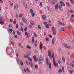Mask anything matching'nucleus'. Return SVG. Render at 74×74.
<instances>
[{
    "mask_svg": "<svg viewBox=\"0 0 74 74\" xmlns=\"http://www.w3.org/2000/svg\"><path fill=\"white\" fill-rule=\"evenodd\" d=\"M35 15V14L34 12L32 13V16L33 17H34V16Z\"/></svg>",
    "mask_w": 74,
    "mask_h": 74,
    "instance_id": "49",
    "label": "nucleus"
},
{
    "mask_svg": "<svg viewBox=\"0 0 74 74\" xmlns=\"http://www.w3.org/2000/svg\"><path fill=\"white\" fill-rule=\"evenodd\" d=\"M63 45L66 48H68V49H71V47L70 46H69L67 45L66 44H64Z\"/></svg>",
    "mask_w": 74,
    "mask_h": 74,
    "instance_id": "4",
    "label": "nucleus"
},
{
    "mask_svg": "<svg viewBox=\"0 0 74 74\" xmlns=\"http://www.w3.org/2000/svg\"><path fill=\"white\" fill-rule=\"evenodd\" d=\"M29 27H30V29H32V27H33V26H32L31 25H29Z\"/></svg>",
    "mask_w": 74,
    "mask_h": 74,
    "instance_id": "56",
    "label": "nucleus"
},
{
    "mask_svg": "<svg viewBox=\"0 0 74 74\" xmlns=\"http://www.w3.org/2000/svg\"><path fill=\"white\" fill-rule=\"evenodd\" d=\"M69 72L70 74H71V73H73V70H72V71L70 70Z\"/></svg>",
    "mask_w": 74,
    "mask_h": 74,
    "instance_id": "51",
    "label": "nucleus"
},
{
    "mask_svg": "<svg viewBox=\"0 0 74 74\" xmlns=\"http://www.w3.org/2000/svg\"><path fill=\"white\" fill-rule=\"evenodd\" d=\"M52 30V32H53V34L55 35L56 34V29H55V27L54 26H53Z\"/></svg>",
    "mask_w": 74,
    "mask_h": 74,
    "instance_id": "3",
    "label": "nucleus"
},
{
    "mask_svg": "<svg viewBox=\"0 0 74 74\" xmlns=\"http://www.w3.org/2000/svg\"><path fill=\"white\" fill-rule=\"evenodd\" d=\"M17 60V62H20V61H21V59H18Z\"/></svg>",
    "mask_w": 74,
    "mask_h": 74,
    "instance_id": "47",
    "label": "nucleus"
},
{
    "mask_svg": "<svg viewBox=\"0 0 74 74\" xmlns=\"http://www.w3.org/2000/svg\"><path fill=\"white\" fill-rule=\"evenodd\" d=\"M10 42L11 44H12V45H14V43L12 41H10Z\"/></svg>",
    "mask_w": 74,
    "mask_h": 74,
    "instance_id": "26",
    "label": "nucleus"
},
{
    "mask_svg": "<svg viewBox=\"0 0 74 74\" xmlns=\"http://www.w3.org/2000/svg\"><path fill=\"white\" fill-rule=\"evenodd\" d=\"M29 22L31 25H34V22L32 20H30L29 21Z\"/></svg>",
    "mask_w": 74,
    "mask_h": 74,
    "instance_id": "12",
    "label": "nucleus"
},
{
    "mask_svg": "<svg viewBox=\"0 0 74 74\" xmlns=\"http://www.w3.org/2000/svg\"><path fill=\"white\" fill-rule=\"evenodd\" d=\"M27 48H28V49H31V47L29 46V45L27 46Z\"/></svg>",
    "mask_w": 74,
    "mask_h": 74,
    "instance_id": "30",
    "label": "nucleus"
},
{
    "mask_svg": "<svg viewBox=\"0 0 74 74\" xmlns=\"http://www.w3.org/2000/svg\"><path fill=\"white\" fill-rule=\"evenodd\" d=\"M10 31V32H12V31H13V30H12V29H9Z\"/></svg>",
    "mask_w": 74,
    "mask_h": 74,
    "instance_id": "58",
    "label": "nucleus"
},
{
    "mask_svg": "<svg viewBox=\"0 0 74 74\" xmlns=\"http://www.w3.org/2000/svg\"><path fill=\"white\" fill-rule=\"evenodd\" d=\"M42 18L43 19L45 20L46 19V16L44 15H43L42 16Z\"/></svg>",
    "mask_w": 74,
    "mask_h": 74,
    "instance_id": "14",
    "label": "nucleus"
},
{
    "mask_svg": "<svg viewBox=\"0 0 74 74\" xmlns=\"http://www.w3.org/2000/svg\"><path fill=\"white\" fill-rule=\"evenodd\" d=\"M28 60H29L30 61V62L33 61V60H32V59L30 58H28Z\"/></svg>",
    "mask_w": 74,
    "mask_h": 74,
    "instance_id": "22",
    "label": "nucleus"
},
{
    "mask_svg": "<svg viewBox=\"0 0 74 74\" xmlns=\"http://www.w3.org/2000/svg\"><path fill=\"white\" fill-rule=\"evenodd\" d=\"M25 63L27 65H28V64H29V63H28V62H27V61H26Z\"/></svg>",
    "mask_w": 74,
    "mask_h": 74,
    "instance_id": "52",
    "label": "nucleus"
},
{
    "mask_svg": "<svg viewBox=\"0 0 74 74\" xmlns=\"http://www.w3.org/2000/svg\"><path fill=\"white\" fill-rule=\"evenodd\" d=\"M40 5L41 7L42 5V2H40Z\"/></svg>",
    "mask_w": 74,
    "mask_h": 74,
    "instance_id": "57",
    "label": "nucleus"
},
{
    "mask_svg": "<svg viewBox=\"0 0 74 74\" xmlns=\"http://www.w3.org/2000/svg\"><path fill=\"white\" fill-rule=\"evenodd\" d=\"M70 1L71 4H74V1H73V0H70Z\"/></svg>",
    "mask_w": 74,
    "mask_h": 74,
    "instance_id": "29",
    "label": "nucleus"
},
{
    "mask_svg": "<svg viewBox=\"0 0 74 74\" xmlns=\"http://www.w3.org/2000/svg\"><path fill=\"white\" fill-rule=\"evenodd\" d=\"M49 69H51V63L50 62L49 63Z\"/></svg>",
    "mask_w": 74,
    "mask_h": 74,
    "instance_id": "20",
    "label": "nucleus"
},
{
    "mask_svg": "<svg viewBox=\"0 0 74 74\" xmlns=\"http://www.w3.org/2000/svg\"><path fill=\"white\" fill-rule=\"evenodd\" d=\"M58 72L60 73H62V70L61 69H60L58 70Z\"/></svg>",
    "mask_w": 74,
    "mask_h": 74,
    "instance_id": "31",
    "label": "nucleus"
},
{
    "mask_svg": "<svg viewBox=\"0 0 74 74\" xmlns=\"http://www.w3.org/2000/svg\"><path fill=\"white\" fill-rule=\"evenodd\" d=\"M16 28L17 29V28L19 27V25H18V24H16Z\"/></svg>",
    "mask_w": 74,
    "mask_h": 74,
    "instance_id": "44",
    "label": "nucleus"
},
{
    "mask_svg": "<svg viewBox=\"0 0 74 74\" xmlns=\"http://www.w3.org/2000/svg\"><path fill=\"white\" fill-rule=\"evenodd\" d=\"M58 7H59V5L58 4H57L55 5V9L56 11L58 10Z\"/></svg>",
    "mask_w": 74,
    "mask_h": 74,
    "instance_id": "5",
    "label": "nucleus"
},
{
    "mask_svg": "<svg viewBox=\"0 0 74 74\" xmlns=\"http://www.w3.org/2000/svg\"><path fill=\"white\" fill-rule=\"evenodd\" d=\"M35 53H38V51H37V50H35Z\"/></svg>",
    "mask_w": 74,
    "mask_h": 74,
    "instance_id": "63",
    "label": "nucleus"
},
{
    "mask_svg": "<svg viewBox=\"0 0 74 74\" xmlns=\"http://www.w3.org/2000/svg\"><path fill=\"white\" fill-rule=\"evenodd\" d=\"M34 34L35 37H37L38 36L36 32H34Z\"/></svg>",
    "mask_w": 74,
    "mask_h": 74,
    "instance_id": "24",
    "label": "nucleus"
},
{
    "mask_svg": "<svg viewBox=\"0 0 74 74\" xmlns=\"http://www.w3.org/2000/svg\"><path fill=\"white\" fill-rule=\"evenodd\" d=\"M58 23L60 25H62V26H64L65 24L64 23H62V22L58 21Z\"/></svg>",
    "mask_w": 74,
    "mask_h": 74,
    "instance_id": "8",
    "label": "nucleus"
},
{
    "mask_svg": "<svg viewBox=\"0 0 74 74\" xmlns=\"http://www.w3.org/2000/svg\"><path fill=\"white\" fill-rule=\"evenodd\" d=\"M23 15L22 14H19V17H22Z\"/></svg>",
    "mask_w": 74,
    "mask_h": 74,
    "instance_id": "46",
    "label": "nucleus"
},
{
    "mask_svg": "<svg viewBox=\"0 0 74 74\" xmlns=\"http://www.w3.org/2000/svg\"><path fill=\"white\" fill-rule=\"evenodd\" d=\"M70 20L71 22H74V20H73V18H71Z\"/></svg>",
    "mask_w": 74,
    "mask_h": 74,
    "instance_id": "37",
    "label": "nucleus"
},
{
    "mask_svg": "<svg viewBox=\"0 0 74 74\" xmlns=\"http://www.w3.org/2000/svg\"><path fill=\"white\" fill-rule=\"evenodd\" d=\"M16 19H14L13 21V24H16Z\"/></svg>",
    "mask_w": 74,
    "mask_h": 74,
    "instance_id": "23",
    "label": "nucleus"
},
{
    "mask_svg": "<svg viewBox=\"0 0 74 74\" xmlns=\"http://www.w3.org/2000/svg\"><path fill=\"white\" fill-rule=\"evenodd\" d=\"M20 24L22 26H23V23H20Z\"/></svg>",
    "mask_w": 74,
    "mask_h": 74,
    "instance_id": "54",
    "label": "nucleus"
},
{
    "mask_svg": "<svg viewBox=\"0 0 74 74\" xmlns=\"http://www.w3.org/2000/svg\"><path fill=\"white\" fill-rule=\"evenodd\" d=\"M46 64L47 66H48L49 65V62H48V58L46 57Z\"/></svg>",
    "mask_w": 74,
    "mask_h": 74,
    "instance_id": "10",
    "label": "nucleus"
},
{
    "mask_svg": "<svg viewBox=\"0 0 74 74\" xmlns=\"http://www.w3.org/2000/svg\"><path fill=\"white\" fill-rule=\"evenodd\" d=\"M27 35V37H30V34H29V33H28Z\"/></svg>",
    "mask_w": 74,
    "mask_h": 74,
    "instance_id": "41",
    "label": "nucleus"
},
{
    "mask_svg": "<svg viewBox=\"0 0 74 74\" xmlns=\"http://www.w3.org/2000/svg\"><path fill=\"white\" fill-rule=\"evenodd\" d=\"M71 17H72V18H74V14H72V15H71Z\"/></svg>",
    "mask_w": 74,
    "mask_h": 74,
    "instance_id": "64",
    "label": "nucleus"
},
{
    "mask_svg": "<svg viewBox=\"0 0 74 74\" xmlns=\"http://www.w3.org/2000/svg\"><path fill=\"white\" fill-rule=\"evenodd\" d=\"M40 58L41 60H42V61H44V58L42 57V55L40 56Z\"/></svg>",
    "mask_w": 74,
    "mask_h": 74,
    "instance_id": "18",
    "label": "nucleus"
},
{
    "mask_svg": "<svg viewBox=\"0 0 74 74\" xmlns=\"http://www.w3.org/2000/svg\"><path fill=\"white\" fill-rule=\"evenodd\" d=\"M48 55L49 58H50L51 56V52L50 50L48 51Z\"/></svg>",
    "mask_w": 74,
    "mask_h": 74,
    "instance_id": "6",
    "label": "nucleus"
},
{
    "mask_svg": "<svg viewBox=\"0 0 74 74\" xmlns=\"http://www.w3.org/2000/svg\"><path fill=\"white\" fill-rule=\"evenodd\" d=\"M16 33H17L18 35H21V32H19L18 31H17Z\"/></svg>",
    "mask_w": 74,
    "mask_h": 74,
    "instance_id": "17",
    "label": "nucleus"
},
{
    "mask_svg": "<svg viewBox=\"0 0 74 74\" xmlns=\"http://www.w3.org/2000/svg\"><path fill=\"white\" fill-rule=\"evenodd\" d=\"M58 62L60 64V63H61V62H60V60H58Z\"/></svg>",
    "mask_w": 74,
    "mask_h": 74,
    "instance_id": "59",
    "label": "nucleus"
},
{
    "mask_svg": "<svg viewBox=\"0 0 74 74\" xmlns=\"http://www.w3.org/2000/svg\"><path fill=\"white\" fill-rule=\"evenodd\" d=\"M45 27H46L48 29V28L49 27V25L48 24H47L46 25Z\"/></svg>",
    "mask_w": 74,
    "mask_h": 74,
    "instance_id": "25",
    "label": "nucleus"
},
{
    "mask_svg": "<svg viewBox=\"0 0 74 74\" xmlns=\"http://www.w3.org/2000/svg\"><path fill=\"white\" fill-rule=\"evenodd\" d=\"M64 30H65V29L64 28H62L61 29V32H63V31H64Z\"/></svg>",
    "mask_w": 74,
    "mask_h": 74,
    "instance_id": "36",
    "label": "nucleus"
},
{
    "mask_svg": "<svg viewBox=\"0 0 74 74\" xmlns=\"http://www.w3.org/2000/svg\"><path fill=\"white\" fill-rule=\"evenodd\" d=\"M52 58L53 59V65L54 66H56L57 67H58V63H56L55 62L56 60L55 59V58L54 57V53H52Z\"/></svg>",
    "mask_w": 74,
    "mask_h": 74,
    "instance_id": "1",
    "label": "nucleus"
},
{
    "mask_svg": "<svg viewBox=\"0 0 74 74\" xmlns=\"http://www.w3.org/2000/svg\"><path fill=\"white\" fill-rule=\"evenodd\" d=\"M26 70L29 73H30V71H29V69L28 68H26Z\"/></svg>",
    "mask_w": 74,
    "mask_h": 74,
    "instance_id": "38",
    "label": "nucleus"
},
{
    "mask_svg": "<svg viewBox=\"0 0 74 74\" xmlns=\"http://www.w3.org/2000/svg\"><path fill=\"white\" fill-rule=\"evenodd\" d=\"M47 22H44V23H43V24H44V25H46V24H47Z\"/></svg>",
    "mask_w": 74,
    "mask_h": 74,
    "instance_id": "60",
    "label": "nucleus"
},
{
    "mask_svg": "<svg viewBox=\"0 0 74 74\" xmlns=\"http://www.w3.org/2000/svg\"><path fill=\"white\" fill-rule=\"evenodd\" d=\"M26 30H27V27H25V28L24 29V31H25V32H26Z\"/></svg>",
    "mask_w": 74,
    "mask_h": 74,
    "instance_id": "50",
    "label": "nucleus"
},
{
    "mask_svg": "<svg viewBox=\"0 0 74 74\" xmlns=\"http://www.w3.org/2000/svg\"><path fill=\"white\" fill-rule=\"evenodd\" d=\"M45 40L47 41H49V38H46Z\"/></svg>",
    "mask_w": 74,
    "mask_h": 74,
    "instance_id": "40",
    "label": "nucleus"
},
{
    "mask_svg": "<svg viewBox=\"0 0 74 74\" xmlns=\"http://www.w3.org/2000/svg\"><path fill=\"white\" fill-rule=\"evenodd\" d=\"M18 45L19 46H21V45H22V44L21 43H18Z\"/></svg>",
    "mask_w": 74,
    "mask_h": 74,
    "instance_id": "61",
    "label": "nucleus"
},
{
    "mask_svg": "<svg viewBox=\"0 0 74 74\" xmlns=\"http://www.w3.org/2000/svg\"><path fill=\"white\" fill-rule=\"evenodd\" d=\"M62 8V5L61 4H60L59 6V9H61Z\"/></svg>",
    "mask_w": 74,
    "mask_h": 74,
    "instance_id": "28",
    "label": "nucleus"
},
{
    "mask_svg": "<svg viewBox=\"0 0 74 74\" xmlns=\"http://www.w3.org/2000/svg\"><path fill=\"white\" fill-rule=\"evenodd\" d=\"M32 42L33 43H34V38L33 37L32 38Z\"/></svg>",
    "mask_w": 74,
    "mask_h": 74,
    "instance_id": "27",
    "label": "nucleus"
},
{
    "mask_svg": "<svg viewBox=\"0 0 74 74\" xmlns=\"http://www.w3.org/2000/svg\"><path fill=\"white\" fill-rule=\"evenodd\" d=\"M20 64L21 65V66H23V62H22V61H21L20 62Z\"/></svg>",
    "mask_w": 74,
    "mask_h": 74,
    "instance_id": "39",
    "label": "nucleus"
},
{
    "mask_svg": "<svg viewBox=\"0 0 74 74\" xmlns=\"http://www.w3.org/2000/svg\"><path fill=\"white\" fill-rule=\"evenodd\" d=\"M18 7H19V5H16L14 6V8H15V9L18 8Z\"/></svg>",
    "mask_w": 74,
    "mask_h": 74,
    "instance_id": "13",
    "label": "nucleus"
},
{
    "mask_svg": "<svg viewBox=\"0 0 74 74\" xmlns=\"http://www.w3.org/2000/svg\"><path fill=\"white\" fill-rule=\"evenodd\" d=\"M22 19L23 21H24V23H27V21L26 20L25 18H22Z\"/></svg>",
    "mask_w": 74,
    "mask_h": 74,
    "instance_id": "7",
    "label": "nucleus"
},
{
    "mask_svg": "<svg viewBox=\"0 0 74 74\" xmlns=\"http://www.w3.org/2000/svg\"><path fill=\"white\" fill-rule=\"evenodd\" d=\"M62 70L63 72H64V67H62Z\"/></svg>",
    "mask_w": 74,
    "mask_h": 74,
    "instance_id": "43",
    "label": "nucleus"
},
{
    "mask_svg": "<svg viewBox=\"0 0 74 74\" xmlns=\"http://www.w3.org/2000/svg\"><path fill=\"white\" fill-rule=\"evenodd\" d=\"M33 58L34 59H36V58H37V56L36 55H34L33 56Z\"/></svg>",
    "mask_w": 74,
    "mask_h": 74,
    "instance_id": "48",
    "label": "nucleus"
},
{
    "mask_svg": "<svg viewBox=\"0 0 74 74\" xmlns=\"http://www.w3.org/2000/svg\"><path fill=\"white\" fill-rule=\"evenodd\" d=\"M30 11L31 12V14H32V13H33V11L32 9H30Z\"/></svg>",
    "mask_w": 74,
    "mask_h": 74,
    "instance_id": "35",
    "label": "nucleus"
},
{
    "mask_svg": "<svg viewBox=\"0 0 74 74\" xmlns=\"http://www.w3.org/2000/svg\"><path fill=\"white\" fill-rule=\"evenodd\" d=\"M18 56H19V55L18 54V53H17L16 54V56H17V57H18Z\"/></svg>",
    "mask_w": 74,
    "mask_h": 74,
    "instance_id": "62",
    "label": "nucleus"
},
{
    "mask_svg": "<svg viewBox=\"0 0 74 74\" xmlns=\"http://www.w3.org/2000/svg\"><path fill=\"white\" fill-rule=\"evenodd\" d=\"M40 49H42V43L41 42H40Z\"/></svg>",
    "mask_w": 74,
    "mask_h": 74,
    "instance_id": "9",
    "label": "nucleus"
},
{
    "mask_svg": "<svg viewBox=\"0 0 74 74\" xmlns=\"http://www.w3.org/2000/svg\"><path fill=\"white\" fill-rule=\"evenodd\" d=\"M29 64L30 65V66H31L32 67H33V63L31 62H29Z\"/></svg>",
    "mask_w": 74,
    "mask_h": 74,
    "instance_id": "16",
    "label": "nucleus"
},
{
    "mask_svg": "<svg viewBox=\"0 0 74 74\" xmlns=\"http://www.w3.org/2000/svg\"><path fill=\"white\" fill-rule=\"evenodd\" d=\"M51 4H53V5H55V2L54 1H52L51 2Z\"/></svg>",
    "mask_w": 74,
    "mask_h": 74,
    "instance_id": "32",
    "label": "nucleus"
},
{
    "mask_svg": "<svg viewBox=\"0 0 74 74\" xmlns=\"http://www.w3.org/2000/svg\"><path fill=\"white\" fill-rule=\"evenodd\" d=\"M54 41L55 40L54 39V38H53L52 41V43L53 44H55Z\"/></svg>",
    "mask_w": 74,
    "mask_h": 74,
    "instance_id": "21",
    "label": "nucleus"
},
{
    "mask_svg": "<svg viewBox=\"0 0 74 74\" xmlns=\"http://www.w3.org/2000/svg\"><path fill=\"white\" fill-rule=\"evenodd\" d=\"M60 3L62 5H63V6H65V4L63 2H62V1H60Z\"/></svg>",
    "mask_w": 74,
    "mask_h": 74,
    "instance_id": "11",
    "label": "nucleus"
},
{
    "mask_svg": "<svg viewBox=\"0 0 74 74\" xmlns=\"http://www.w3.org/2000/svg\"><path fill=\"white\" fill-rule=\"evenodd\" d=\"M5 21V20L3 19V18L1 17L0 18V23L1 25H3L4 22Z\"/></svg>",
    "mask_w": 74,
    "mask_h": 74,
    "instance_id": "2",
    "label": "nucleus"
},
{
    "mask_svg": "<svg viewBox=\"0 0 74 74\" xmlns=\"http://www.w3.org/2000/svg\"><path fill=\"white\" fill-rule=\"evenodd\" d=\"M66 4L67 5V6L69 7L70 6V4H69V3L68 2H66Z\"/></svg>",
    "mask_w": 74,
    "mask_h": 74,
    "instance_id": "34",
    "label": "nucleus"
},
{
    "mask_svg": "<svg viewBox=\"0 0 74 74\" xmlns=\"http://www.w3.org/2000/svg\"><path fill=\"white\" fill-rule=\"evenodd\" d=\"M38 60V59L37 58L34 59V62H37Z\"/></svg>",
    "mask_w": 74,
    "mask_h": 74,
    "instance_id": "33",
    "label": "nucleus"
},
{
    "mask_svg": "<svg viewBox=\"0 0 74 74\" xmlns=\"http://www.w3.org/2000/svg\"><path fill=\"white\" fill-rule=\"evenodd\" d=\"M34 67L35 68H38V65H36Z\"/></svg>",
    "mask_w": 74,
    "mask_h": 74,
    "instance_id": "45",
    "label": "nucleus"
},
{
    "mask_svg": "<svg viewBox=\"0 0 74 74\" xmlns=\"http://www.w3.org/2000/svg\"><path fill=\"white\" fill-rule=\"evenodd\" d=\"M70 12H71V13H74V10H70Z\"/></svg>",
    "mask_w": 74,
    "mask_h": 74,
    "instance_id": "42",
    "label": "nucleus"
},
{
    "mask_svg": "<svg viewBox=\"0 0 74 74\" xmlns=\"http://www.w3.org/2000/svg\"><path fill=\"white\" fill-rule=\"evenodd\" d=\"M21 31L22 32H23V28H22V27H21Z\"/></svg>",
    "mask_w": 74,
    "mask_h": 74,
    "instance_id": "53",
    "label": "nucleus"
},
{
    "mask_svg": "<svg viewBox=\"0 0 74 74\" xmlns=\"http://www.w3.org/2000/svg\"><path fill=\"white\" fill-rule=\"evenodd\" d=\"M38 28L39 29H41V26H40V25H39L38 26Z\"/></svg>",
    "mask_w": 74,
    "mask_h": 74,
    "instance_id": "55",
    "label": "nucleus"
},
{
    "mask_svg": "<svg viewBox=\"0 0 74 74\" xmlns=\"http://www.w3.org/2000/svg\"><path fill=\"white\" fill-rule=\"evenodd\" d=\"M62 59L63 62H65V58H64V56H62Z\"/></svg>",
    "mask_w": 74,
    "mask_h": 74,
    "instance_id": "15",
    "label": "nucleus"
},
{
    "mask_svg": "<svg viewBox=\"0 0 74 74\" xmlns=\"http://www.w3.org/2000/svg\"><path fill=\"white\" fill-rule=\"evenodd\" d=\"M24 57L25 58H27L29 57V55L28 54L27 55H25L24 56Z\"/></svg>",
    "mask_w": 74,
    "mask_h": 74,
    "instance_id": "19",
    "label": "nucleus"
}]
</instances>
